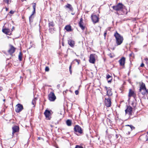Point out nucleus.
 Masks as SVG:
<instances>
[{
    "instance_id": "nucleus-4",
    "label": "nucleus",
    "mask_w": 148,
    "mask_h": 148,
    "mask_svg": "<svg viewBox=\"0 0 148 148\" xmlns=\"http://www.w3.org/2000/svg\"><path fill=\"white\" fill-rule=\"evenodd\" d=\"M125 132L128 134H130V132L135 129V127L132 125H127L125 126Z\"/></svg>"
},
{
    "instance_id": "nucleus-17",
    "label": "nucleus",
    "mask_w": 148,
    "mask_h": 148,
    "mask_svg": "<svg viewBox=\"0 0 148 148\" xmlns=\"http://www.w3.org/2000/svg\"><path fill=\"white\" fill-rule=\"evenodd\" d=\"M68 43L71 47H73L75 44V42L71 39H69L68 40Z\"/></svg>"
},
{
    "instance_id": "nucleus-30",
    "label": "nucleus",
    "mask_w": 148,
    "mask_h": 148,
    "mask_svg": "<svg viewBox=\"0 0 148 148\" xmlns=\"http://www.w3.org/2000/svg\"><path fill=\"white\" fill-rule=\"evenodd\" d=\"M49 68L48 66H46L45 68V71H49Z\"/></svg>"
},
{
    "instance_id": "nucleus-18",
    "label": "nucleus",
    "mask_w": 148,
    "mask_h": 148,
    "mask_svg": "<svg viewBox=\"0 0 148 148\" xmlns=\"http://www.w3.org/2000/svg\"><path fill=\"white\" fill-rule=\"evenodd\" d=\"M50 114V112L49 111L47 110H45V112H44V114L46 118H48V119L49 120L50 119L49 118V116Z\"/></svg>"
},
{
    "instance_id": "nucleus-1",
    "label": "nucleus",
    "mask_w": 148,
    "mask_h": 148,
    "mask_svg": "<svg viewBox=\"0 0 148 148\" xmlns=\"http://www.w3.org/2000/svg\"><path fill=\"white\" fill-rule=\"evenodd\" d=\"M114 36L115 38L116 43L117 45H120L122 43L123 40V37L117 31L114 34Z\"/></svg>"
},
{
    "instance_id": "nucleus-31",
    "label": "nucleus",
    "mask_w": 148,
    "mask_h": 148,
    "mask_svg": "<svg viewBox=\"0 0 148 148\" xmlns=\"http://www.w3.org/2000/svg\"><path fill=\"white\" fill-rule=\"evenodd\" d=\"M75 148H84L78 145H76Z\"/></svg>"
},
{
    "instance_id": "nucleus-10",
    "label": "nucleus",
    "mask_w": 148,
    "mask_h": 148,
    "mask_svg": "<svg viewBox=\"0 0 148 148\" xmlns=\"http://www.w3.org/2000/svg\"><path fill=\"white\" fill-rule=\"evenodd\" d=\"M10 49L8 50V52L11 55L15 52L16 48H15L12 45H10Z\"/></svg>"
},
{
    "instance_id": "nucleus-42",
    "label": "nucleus",
    "mask_w": 148,
    "mask_h": 148,
    "mask_svg": "<svg viewBox=\"0 0 148 148\" xmlns=\"http://www.w3.org/2000/svg\"><path fill=\"white\" fill-rule=\"evenodd\" d=\"M146 94L148 93V89H146Z\"/></svg>"
},
{
    "instance_id": "nucleus-6",
    "label": "nucleus",
    "mask_w": 148,
    "mask_h": 148,
    "mask_svg": "<svg viewBox=\"0 0 148 148\" xmlns=\"http://www.w3.org/2000/svg\"><path fill=\"white\" fill-rule=\"evenodd\" d=\"M91 17L93 23H95L98 22L99 18L97 15L95 14H92Z\"/></svg>"
},
{
    "instance_id": "nucleus-43",
    "label": "nucleus",
    "mask_w": 148,
    "mask_h": 148,
    "mask_svg": "<svg viewBox=\"0 0 148 148\" xmlns=\"http://www.w3.org/2000/svg\"><path fill=\"white\" fill-rule=\"evenodd\" d=\"M112 79H110V80H109L108 81V83H111V82Z\"/></svg>"
},
{
    "instance_id": "nucleus-5",
    "label": "nucleus",
    "mask_w": 148,
    "mask_h": 148,
    "mask_svg": "<svg viewBox=\"0 0 148 148\" xmlns=\"http://www.w3.org/2000/svg\"><path fill=\"white\" fill-rule=\"evenodd\" d=\"M36 4L35 3H33V10L32 12V14L29 17V21L30 23L32 22L33 21V18H34V14H35L36 12Z\"/></svg>"
},
{
    "instance_id": "nucleus-3",
    "label": "nucleus",
    "mask_w": 148,
    "mask_h": 148,
    "mask_svg": "<svg viewBox=\"0 0 148 148\" xmlns=\"http://www.w3.org/2000/svg\"><path fill=\"white\" fill-rule=\"evenodd\" d=\"M124 6V5L122 3H119L116 5L113 6L112 8L116 11H122Z\"/></svg>"
},
{
    "instance_id": "nucleus-27",
    "label": "nucleus",
    "mask_w": 148,
    "mask_h": 148,
    "mask_svg": "<svg viewBox=\"0 0 148 148\" xmlns=\"http://www.w3.org/2000/svg\"><path fill=\"white\" fill-rule=\"evenodd\" d=\"M146 88H145V89H143L141 90V91H139L141 92V93L143 95H144L146 94Z\"/></svg>"
},
{
    "instance_id": "nucleus-48",
    "label": "nucleus",
    "mask_w": 148,
    "mask_h": 148,
    "mask_svg": "<svg viewBox=\"0 0 148 148\" xmlns=\"http://www.w3.org/2000/svg\"><path fill=\"white\" fill-rule=\"evenodd\" d=\"M14 27L13 26L12 29V31L14 29Z\"/></svg>"
},
{
    "instance_id": "nucleus-41",
    "label": "nucleus",
    "mask_w": 148,
    "mask_h": 148,
    "mask_svg": "<svg viewBox=\"0 0 148 148\" xmlns=\"http://www.w3.org/2000/svg\"><path fill=\"white\" fill-rule=\"evenodd\" d=\"M38 140H40L42 139V138L41 137H39L38 138Z\"/></svg>"
},
{
    "instance_id": "nucleus-23",
    "label": "nucleus",
    "mask_w": 148,
    "mask_h": 148,
    "mask_svg": "<svg viewBox=\"0 0 148 148\" xmlns=\"http://www.w3.org/2000/svg\"><path fill=\"white\" fill-rule=\"evenodd\" d=\"M65 7L66 8H69L71 10H72L73 9V8L71 5L69 4H67L66 5H65Z\"/></svg>"
},
{
    "instance_id": "nucleus-50",
    "label": "nucleus",
    "mask_w": 148,
    "mask_h": 148,
    "mask_svg": "<svg viewBox=\"0 0 148 148\" xmlns=\"http://www.w3.org/2000/svg\"><path fill=\"white\" fill-rule=\"evenodd\" d=\"M5 9H6V11H7L8 10V9L7 8H5Z\"/></svg>"
},
{
    "instance_id": "nucleus-46",
    "label": "nucleus",
    "mask_w": 148,
    "mask_h": 148,
    "mask_svg": "<svg viewBox=\"0 0 148 148\" xmlns=\"http://www.w3.org/2000/svg\"><path fill=\"white\" fill-rule=\"evenodd\" d=\"M71 65L69 67V70H71Z\"/></svg>"
},
{
    "instance_id": "nucleus-8",
    "label": "nucleus",
    "mask_w": 148,
    "mask_h": 148,
    "mask_svg": "<svg viewBox=\"0 0 148 148\" xmlns=\"http://www.w3.org/2000/svg\"><path fill=\"white\" fill-rule=\"evenodd\" d=\"M23 109V107L21 104H18L16 106L15 111L16 112H19Z\"/></svg>"
},
{
    "instance_id": "nucleus-16",
    "label": "nucleus",
    "mask_w": 148,
    "mask_h": 148,
    "mask_svg": "<svg viewBox=\"0 0 148 148\" xmlns=\"http://www.w3.org/2000/svg\"><path fill=\"white\" fill-rule=\"evenodd\" d=\"M2 32L5 34L7 35H9V33L10 32V29L8 28H5L2 29Z\"/></svg>"
},
{
    "instance_id": "nucleus-32",
    "label": "nucleus",
    "mask_w": 148,
    "mask_h": 148,
    "mask_svg": "<svg viewBox=\"0 0 148 148\" xmlns=\"http://www.w3.org/2000/svg\"><path fill=\"white\" fill-rule=\"evenodd\" d=\"M145 60L146 62V64L148 65V58H145Z\"/></svg>"
},
{
    "instance_id": "nucleus-47",
    "label": "nucleus",
    "mask_w": 148,
    "mask_h": 148,
    "mask_svg": "<svg viewBox=\"0 0 148 148\" xmlns=\"http://www.w3.org/2000/svg\"><path fill=\"white\" fill-rule=\"evenodd\" d=\"M69 71H70V73L71 74V73H72V71H71V70H69Z\"/></svg>"
},
{
    "instance_id": "nucleus-11",
    "label": "nucleus",
    "mask_w": 148,
    "mask_h": 148,
    "mask_svg": "<svg viewBox=\"0 0 148 148\" xmlns=\"http://www.w3.org/2000/svg\"><path fill=\"white\" fill-rule=\"evenodd\" d=\"M125 111L126 114H128L130 115H131L132 114V108L130 106H127Z\"/></svg>"
},
{
    "instance_id": "nucleus-29",
    "label": "nucleus",
    "mask_w": 148,
    "mask_h": 148,
    "mask_svg": "<svg viewBox=\"0 0 148 148\" xmlns=\"http://www.w3.org/2000/svg\"><path fill=\"white\" fill-rule=\"evenodd\" d=\"M54 25V23L53 22H50L49 23V27H53Z\"/></svg>"
},
{
    "instance_id": "nucleus-33",
    "label": "nucleus",
    "mask_w": 148,
    "mask_h": 148,
    "mask_svg": "<svg viewBox=\"0 0 148 148\" xmlns=\"http://www.w3.org/2000/svg\"><path fill=\"white\" fill-rule=\"evenodd\" d=\"M74 60L75 61L77 62L78 64H79V63L80 62V60H77V59H75Z\"/></svg>"
},
{
    "instance_id": "nucleus-13",
    "label": "nucleus",
    "mask_w": 148,
    "mask_h": 148,
    "mask_svg": "<svg viewBox=\"0 0 148 148\" xmlns=\"http://www.w3.org/2000/svg\"><path fill=\"white\" fill-rule=\"evenodd\" d=\"M83 20L82 18H80V21L79 22L78 24L82 29L83 30H84L85 29V27L83 25L84 22H83Z\"/></svg>"
},
{
    "instance_id": "nucleus-15",
    "label": "nucleus",
    "mask_w": 148,
    "mask_h": 148,
    "mask_svg": "<svg viewBox=\"0 0 148 148\" xmlns=\"http://www.w3.org/2000/svg\"><path fill=\"white\" fill-rule=\"evenodd\" d=\"M125 58L124 57H122L119 60V62L121 66H124L125 65Z\"/></svg>"
},
{
    "instance_id": "nucleus-20",
    "label": "nucleus",
    "mask_w": 148,
    "mask_h": 148,
    "mask_svg": "<svg viewBox=\"0 0 148 148\" xmlns=\"http://www.w3.org/2000/svg\"><path fill=\"white\" fill-rule=\"evenodd\" d=\"M145 88H146V87L145 84L144 83L142 82L141 84L140 85L139 91H141L142 89H145Z\"/></svg>"
},
{
    "instance_id": "nucleus-44",
    "label": "nucleus",
    "mask_w": 148,
    "mask_h": 148,
    "mask_svg": "<svg viewBox=\"0 0 148 148\" xmlns=\"http://www.w3.org/2000/svg\"><path fill=\"white\" fill-rule=\"evenodd\" d=\"M2 87H0V91H1L2 90Z\"/></svg>"
},
{
    "instance_id": "nucleus-12",
    "label": "nucleus",
    "mask_w": 148,
    "mask_h": 148,
    "mask_svg": "<svg viewBox=\"0 0 148 148\" xmlns=\"http://www.w3.org/2000/svg\"><path fill=\"white\" fill-rule=\"evenodd\" d=\"M95 54H90L89 57V62L90 63L94 64L95 61Z\"/></svg>"
},
{
    "instance_id": "nucleus-34",
    "label": "nucleus",
    "mask_w": 148,
    "mask_h": 148,
    "mask_svg": "<svg viewBox=\"0 0 148 148\" xmlns=\"http://www.w3.org/2000/svg\"><path fill=\"white\" fill-rule=\"evenodd\" d=\"M111 76L109 75V74H108L107 75V76H106V78L108 79L109 78H111Z\"/></svg>"
},
{
    "instance_id": "nucleus-52",
    "label": "nucleus",
    "mask_w": 148,
    "mask_h": 148,
    "mask_svg": "<svg viewBox=\"0 0 148 148\" xmlns=\"http://www.w3.org/2000/svg\"><path fill=\"white\" fill-rule=\"evenodd\" d=\"M5 101V99H4L3 100V101Z\"/></svg>"
},
{
    "instance_id": "nucleus-49",
    "label": "nucleus",
    "mask_w": 148,
    "mask_h": 148,
    "mask_svg": "<svg viewBox=\"0 0 148 148\" xmlns=\"http://www.w3.org/2000/svg\"><path fill=\"white\" fill-rule=\"evenodd\" d=\"M106 33H104V36H106Z\"/></svg>"
},
{
    "instance_id": "nucleus-36",
    "label": "nucleus",
    "mask_w": 148,
    "mask_h": 148,
    "mask_svg": "<svg viewBox=\"0 0 148 148\" xmlns=\"http://www.w3.org/2000/svg\"><path fill=\"white\" fill-rule=\"evenodd\" d=\"M144 64L143 63H142L141 64L140 66L141 67H144Z\"/></svg>"
},
{
    "instance_id": "nucleus-7",
    "label": "nucleus",
    "mask_w": 148,
    "mask_h": 148,
    "mask_svg": "<svg viewBox=\"0 0 148 148\" xmlns=\"http://www.w3.org/2000/svg\"><path fill=\"white\" fill-rule=\"evenodd\" d=\"M105 106L108 107H110L111 104L110 98L109 97L108 98H105Z\"/></svg>"
},
{
    "instance_id": "nucleus-37",
    "label": "nucleus",
    "mask_w": 148,
    "mask_h": 148,
    "mask_svg": "<svg viewBox=\"0 0 148 148\" xmlns=\"http://www.w3.org/2000/svg\"><path fill=\"white\" fill-rule=\"evenodd\" d=\"M14 11L12 10H11L10 11V13L11 14H13L14 13Z\"/></svg>"
},
{
    "instance_id": "nucleus-40",
    "label": "nucleus",
    "mask_w": 148,
    "mask_h": 148,
    "mask_svg": "<svg viewBox=\"0 0 148 148\" xmlns=\"http://www.w3.org/2000/svg\"><path fill=\"white\" fill-rule=\"evenodd\" d=\"M60 84H58L57 86V87L58 89H59L60 87Z\"/></svg>"
},
{
    "instance_id": "nucleus-9",
    "label": "nucleus",
    "mask_w": 148,
    "mask_h": 148,
    "mask_svg": "<svg viewBox=\"0 0 148 148\" xmlns=\"http://www.w3.org/2000/svg\"><path fill=\"white\" fill-rule=\"evenodd\" d=\"M49 100L51 101H54L56 99V97L54 93L51 92L48 95Z\"/></svg>"
},
{
    "instance_id": "nucleus-45",
    "label": "nucleus",
    "mask_w": 148,
    "mask_h": 148,
    "mask_svg": "<svg viewBox=\"0 0 148 148\" xmlns=\"http://www.w3.org/2000/svg\"><path fill=\"white\" fill-rule=\"evenodd\" d=\"M116 138H117L119 136L118 134H116Z\"/></svg>"
},
{
    "instance_id": "nucleus-21",
    "label": "nucleus",
    "mask_w": 148,
    "mask_h": 148,
    "mask_svg": "<svg viewBox=\"0 0 148 148\" xmlns=\"http://www.w3.org/2000/svg\"><path fill=\"white\" fill-rule=\"evenodd\" d=\"M106 88L107 90V95L109 96H111L112 95V93L111 90L110 89L107 90V87H106Z\"/></svg>"
},
{
    "instance_id": "nucleus-38",
    "label": "nucleus",
    "mask_w": 148,
    "mask_h": 148,
    "mask_svg": "<svg viewBox=\"0 0 148 148\" xmlns=\"http://www.w3.org/2000/svg\"><path fill=\"white\" fill-rule=\"evenodd\" d=\"M145 138L146 139V141H147L148 140V137L147 135L145 136Z\"/></svg>"
},
{
    "instance_id": "nucleus-2",
    "label": "nucleus",
    "mask_w": 148,
    "mask_h": 148,
    "mask_svg": "<svg viewBox=\"0 0 148 148\" xmlns=\"http://www.w3.org/2000/svg\"><path fill=\"white\" fill-rule=\"evenodd\" d=\"M82 130L81 127L78 125H75L74 128V132L77 135L78 134H81L82 133Z\"/></svg>"
},
{
    "instance_id": "nucleus-28",
    "label": "nucleus",
    "mask_w": 148,
    "mask_h": 148,
    "mask_svg": "<svg viewBox=\"0 0 148 148\" xmlns=\"http://www.w3.org/2000/svg\"><path fill=\"white\" fill-rule=\"evenodd\" d=\"M36 98H34L32 101V104L34 105V107L35 106V105L36 104Z\"/></svg>"
},
{
    "instance_id": "nucleus-51",
    "label": "nucleus",
    "mask_w": 148,
    "mask_h": 148,
    "mask_svg": "<svg viewBox=\"0 0 148 148\" xmlns=\"http://www.w3.org/2000/svg\"><path fill=\"white\" fill-rule=\"evenodd\" d=\"M116 14H119V13L117 12H116Z\"/></svg>"
},
{
    "instance_id": "nucleus-26",
    "label": "nucleus",
    "mask_w": 148,
    "mask_h": 148,
    "mask_svg": "<svg viewBox=\"0 0 148 148\" xmlns=\"http://www.w3.org/2000/svg\"><path fill=\"white\" fill-rule=\"evenodd\" d=\"M67 125L68 126H70L71 125V120L68 119L66 121Z\"/></svg>"
},
{
    "instance_id": "nucleus-35",
    "label": "nucleus",
    "mask_w": 148,
    "mask_h": 148,
    "mask_svg": "<svg viewBox=\"0 0 148 148\" xmlns=\"http://www.w3.org/2000/svg\"><path fill=\"white\" fill-rule=\"evenodd\" d=\"M75 93L76 95H77L79 94V91L78 90H76L75 91Z\"/></svg>"
},
{
    "instance_id": "nucleus-25",
    "label": "nucleus",
    "mask_w": 148,
    "mask_h": 148,
    "mask_svg": "<svg viewBox=\"0 0 148 148\" xmlns=\"http://www.w3.org/2000/svg\"><path fill=\"white\" fill-rule=\"evenodd\" d=\"M131 105L133 107L135 108L136 106V100L135 98H134V100L132 102Z\"/></svg>"
},
{
    "instance_id": "nucleus-19",
    "label": "nucleus",
    "mask_w": 148,
    "mask_h": 148,
    "mask_svg": "<svg viewBox=\"0 0 148 148\" xmlns=\"http://www.w3.org/2000/svg\"><path fill=\"white\" fill-rule=\"evenodd\" d=\"M128 96L129 97L133 96L134 98H135V95H134V92L131 89L129 90Z\"/></svg>"
},
{
    "instance_id": "nucleus-24",
    "label": "nucleus",
    "mask_w": 148,
    "mask_h": 148,
    "mask_svg": "<svg viewBox=\"0 0 148 148\" xmlns=\"http://www.w3.org/2000/svg\"><path fill=\"white\" fill-rule=\"evenodd\" d=\"M22 55L23 54L21 52H20L18 55V60L19 61H21L22 59Z\"/></svg>"
},
{
    "instance_id": "nucleus-22",
    "label": "nucleus",
    "mask_w": 148,
    "mask_h": 148,
    "mask_svg": "<svg viewBox=\"0 0 148 148\" xmlns=\"http://www.w3.org/2000/svg\"><path fill=\"white\" fill-rule=\"evenodd\" d=\"M65 29L67 32H69L71 30V27L70 25H66L65 27Z\"/></svg>"
},
{
    "instance_id": "nucleus-14",
    "label": "nucleus",
    "mask_w": 148,
    "mask_h": 148,
    "mask_svg": "<svg viewBox=\"0 0 148 148\" xmlns=\"http://www.w3.org/2000/svg\"><path fill=\"white\" fill-rule=\"evenodd\" d=\"M12 136H13L14 135V133L15 132H18L19 130V127L18 126L14 125L12 127Z\"/></svg>"
},
{
    "instance_id": "nucleus-39",
    "label": "nucleus",
    "mask_w": 148,
    "mask_h": 148,
    "mask_svg": "<svg viewBox=\"0 0 148 148\" xmlns=\"http://www.w3.org/2000/svg\"><path fill=\"white\" fill-rule=\"evenodd\" d=\"M134 55V54L133 53H131L129 55V56H132Z\"/></svg>"
}]
</instances>
